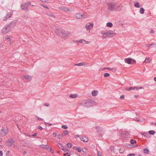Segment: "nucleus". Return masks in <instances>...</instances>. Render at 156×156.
Wrapping results in <instances>:
<instances>
[{
	"instance_id": "obj_37",
	"label": "nucleus",
	"mask_w": 156,
	"mask_h": 156,
	"mask_svg": "<svg viewBox=\"0 0 156 156\" xmlns=\"http://www.w3.org/2000/svg\"><path fill=\"white\" fill-rule=\"evenodd\" d=\"M86 41L83 39H81L79 40L78 41V42L81 43H83L84 42H86Z\"/></svg>"
},
{
	"instance_id": "obj_47",
	"label": "nucleus",
	"mask_w": 156,
	"mask_h": 156,
	"mask_svg": "<svg viewBox=\"0 0 156 156\" xmlns=\"http://www.w3.org/2000/svg\"><path fill=\"white\" fill-rule=\"evenodd\" d=\"M68 153H64L63 154L64 156H70L69 154H68Z\"/></svg>"
},
{
	"instance_id": "obj_34",
	"label": "nucleus",
	"mask_w": 156,
	"mask_h": 156,
	"mask_svg": "<svg viewBox=\"0 0 156 156\" xmlns=\"http://www.w3.org/2000/svg\"><path fill=\"white\" fill-rule=\"evenodd\" d=\"M47 15L49 16H51L52 17H55L54 15L51 13H47Z\"/></svg>"
},
{
	"instance_id": "obj_42",
	"label": "nucleus",
	"mask_w": 156,
	"mask_h": 156,
	"mask_svg": "<svg viewBox=\"0 0 156 156\" xmlns=\"http://www.w3.org/2000/svg\"><path fill=\"white\" fill-rule=\"evenodd\" d=\"M154 45L156 46V44H147L146 47H147L149 48L151 45Z\"/></svg>"
},
{
	"instance_id": "obj_55",
	"label": "nucleus",
	"mask_w": 156,
	"mask_h": 156,
	"mask_svg": "<svg viewBox=\"0 0 156 156\" xmlns=\"http://www.w3.org/2000/svg\"><path fill=\"white\" fill-rule=\"evenodd\" d=\"M43 6L45 8H46L47 9H49V7L46 5H43Z\"/></svg>"
},
{
	"instance_id": "obj_21",
	"label": "nucleus",
	"mask_w": 156,
	"mask_h": 156,
	"mask_svg": "<svg viewBox=\"0 0 156 156\" xmlns=\"http://www.w3.org/2000/svg\"><path fill=\"white\" fill-rule=\"evenodd\" d=\"M11 16V14L8 13L7 14L6 16V18H4L3 19V21H5L7 19L9 18Z\"/></svg>"
},
{
	"instance_id": "obj_3",
	"label": "nucleus",
	"mask_w": 156,
	"mask_h": 156,
	"mask_svg": "<svg viewBox=\"0 0 156 156\" xmlns=\"http://www.w3.org/2000/svg\"><path fill=\"white\" fill-rule=\"evenodd\" d=\"M108 9V10L111 11H113L117 9V6L114 2H108L107 4Z\"/></svg>"
},
{
	"instance_id": "obj_63",
	"label": "nucleus",
	"mask_w": 156,
	"mask_h": 156,
	"mask_svg": "<svg viewBox=\"0 0 156 156\" xmlns=\"http://www.w3.org/2000/svg\"><path fill=\"white\" fill-rule=\"evenodd\" d=\"M27 154V152L26 151H24L23 153V155H24Z\"/></svg>"
},
{
	"instance_id": "obj_59",
	"label": "nucleus",
	"mask_w": 156,
	"mask_h": 156,
	"mask_svg": "<svg viewBox=\"0 0 156 156\" xmlns=\"http://www.w3.org/2000/svg\"><path fill=\"white\" fill-rule=\"evenodd\" d=\"M3 155V153L2 151H0V156H2Z\"/></svg>"
},
{
	"instance_id": "obj_49",
	"label": "nucleus",
	"mask_w": 156,
	"mask_h": 156,
	"mask_svg": "<svg viewBox=\"0 0 156 156\" xmlns=\"http://www.w3.org/2000/svg\"><path fill=\"white\" fill-rule=\"evenodd\" d=\"M135 155V154H130L127 155V156H134Z\"/></svg>"
},
{
	"instance_id": "obj_60",
	"label": "nucleus",
	"mask_w": 156,
	"mask_h": 156,
	"mask_svg": "<svg viewBox=\"0 0 156 156\" xmlns=\"http://www.w3.org/2000/svg\"><path fill=\"white\" fill-rule=\"evenodd\" d=\"M38 128L41 130H42L43 129V128L40 126H38Z\"/></svg>"
},
{
	"instance_id": "obj_64",
	"label": "nucleus",
	"mask_w": 156,
	"mask_h": 156,
	"mask_svg": "<svg viewBox=\"0 0 156 156\" xmlns=\"http://www.w3.org/2000/svg\"><path fill=\"white\" fill-rule=\"evenodd\" d=\"M98 156H101V155L100 154L99 152H98Z\"/></svg>"
},
{
	"instance_id": "obj_48",
	"label": "nucleus",
	"mask_w": 156,
	"mask_h": 156,
	"mask_svg": "<svg viewBox=\"0 0 156 156\" xmlns=\"http://www.w3.org/2000/svg\"><path fill=\"white\" fill-rule=\"evenodd\" d=\"M124 95H123L120 97V98L121 99H123L124 98Z\"/></svg>"
},
{
	"instance_id": "obj_24",
	"label": "nucleus",
	"mask_w": 156,
	"mask_h": 156,
	"mask_svg": "<svg viewBox=\"0 0 156 156\" xmlns=\"http://www.w3.org/2000/svg\"><path fill=\"white\" fill-rule=\"evenodd\" d=\"M98 92L95 90H93L92 92V94L93 96H95L98 94Z\"/></svg>"
},
{
	"instance_id": "obj_14",
	"label": "nucleus",
	"mask_w": 156,
	"mask_h": 156,
	"mask_svg": "<svg viewBox=\"0 0 156 156\" xmlns=\"http://www.w3.org/2000/svg\"><path fill=\"white\" fill-rule=\"evenodd\" d=\"M105 69H108L110 71H113V72H115L116 70V69L115 68H108V67H106V68H104L102 69V70H103Z\"/></svg>"
},
{
	"instance_id": "obj_10",
	"label": "nucleus",
	"mask_w": 156,
	"mask_h": 156,
	"mask_svg": "<svg viewBox=\"0 0 156 156\" xmlns=\"http://www.w3.org/2000/svg\"><path fill=\"white\" fill-rule=\"evenodd\" d=\"M41 147L42 148H45L48 150H50V152H51L52 150V149L50 147H49V146H48L47 145H44L42 144L41 145Z\"/></svg>"
},
{
	"instance_id": "obj_26",
	"label": "nucleus",
	"mask_w": 156,
	"mask_h": 156,
	"mask_svg": "<svg viewBox=\"0 0 156 156\" xmlns=\"http://www.w3.org/2000/svg\"><path fill=\"white\" fill-rule=\"evenodd\" d=\"M85 65V63L84 62H80L77 64H75V65L76 66H83Z\"/></svg>"
},
{
	"instance_id": "obj_31",
	"label": "nucleus",
	"mask_w": 156,
	"mask_h": 156,
	"mask_svg": "<svg viewBox=\"0 0 156 156\" xmlns=\"http://www.w3.org/2000/svg\"><path fill=\"white\" fill-rule=\"evenodd\" d=\"M134 6L136 8H140V7L138 2H136L134 4Z\"/></svg>"
},
{
	"instance_id": "obj_1",
	"label": "nucleus",
	"mask_w": 156,
	"mask_h": 156,
	"mask_svg": "<svg viewBox=\"0 0 156 156\" xmlns=\"http://www.w3.org/2000/svg\"><path fill=\"white\" fill-rule=\"evenodd\" d=\"M57 35L63 38H67L70 36V33L64 30H61L58 29L56 30Z\"/></svg>"
},
{
	"instance_id": "obj_11",
	"label": "nucleus",
	"mask_w": 156,
	"mask_h": 156,
	"mask_svg": "<svg viewBox=\"0 0 156 156\" xmlns=\"http://www.w3.org/2000/svg\"><path fill=\"white\" fill-rule=\"evenodd\" d=\"M21 8L23 10H24L25 11L28 12L29 10L28 8L24 4H22L21 6Z\"/></svg>"
},
{
	"instance_id": "obj_44",
	"label": "nucleus",
	"mask_w": 156,
	"mask_h": 156,
	"mask_svg": "<svg viewBox=\"0 0 156 156\" xmlns=\"http://www.w3.org/2000/svg\"><path fill=\"white\" fill-rule=\"evenodd\" d=\"M62 127L63 129H67V128H68L67 126H66L65 125H63L62 126Z\"/></svg>"
},
{
	"instance_id": "obj_2",
	"label": "nucleus",
	"mask_w": 156,
	"mask_h": 156,
	"mask_svg": "<svg viewBox=\"0 0 156 156\" xmlns=\"http://www.w3.org/2000/svg\"><path fill=\"white\" fill-rule=\"evenodd\" d=\"M95 103L96 102L92 100L88 99L82 102L81 105L83 106L88 108L91 107L92 106V103Z\"/></svg>"
},
{
	"instance_id": "obj_40",
	"label": "nucleus",
	"mask_w": 156,
	"mask_h": 156,
	"mask_svg": "<svg viewBox=\"0 0 156 156\" xmlns=\"http://www.w3.org/2000/svg\"><path fill=\"white\" fill-rule=\"evenodd\" d=\"M82 151L84 153H87V149L86 148H82Z\"/></svg>"
},
{
	"instance_id": "obj_33",
	"label": "nucleus",
	"mask_w": 156,
	"mask_h": 156,
	"mask_svg": "<svg viewBox=\"0 0 156 156\" xmlns=\"http://www.w3.org/2000/svg\"><path fill=\"white\" fill-rule=\"evenodd\" d=\"M58 146L59 147V148H63L64 147V146L62 145V144L60 143H58L57 144Z\"/></svg>"
},
{
	"instance_id": "obj_7",
	"label": "nucleus",
	"mask_w": 156,
	"mask_h": 156,
	"mask_svg": "<svg viewBox=\"0 0 156 156\" xmlns=\"http://www.w3.org/2000/svg\"><path fill=\"white\" fill-rule=\"evenodd\" d=\"M15 25V22L14 21H12L9 24L6 25V26L8 27V28L10 29V30H11V29H12Z\"/></svg>"
},
{
	"instance_id": "obj_43",
	"label": "nucleus",
	"mask_w": 156,
	"mask_h": 156,
	"mask_svg": "<svg viewBox=\"0 0 156 156\" xmlns=\"http://www.w3.org/2000/svg\"><path fill=\"white\" fill-rule=\"evenodd\" d=\"M30 3H31L30 2H29L24 4L26 6H27V7L28 5H30Z\"/></svg>"
},
{
	"instance_id": "obj_19",
	"label": "nucleus",
	"mask_w": 156,
	"mask_h": 156,
	"mask_svg": "<svg viewBox=\"0 0 156 156\" xmlns=\"http://www.w3.org/2000/svg\"><path fill=\"white\" fill-rule=\"evenodd\" d=\"M151 61V60L149 58L147 57V58H146L144 62L146 63H147L148 62H150Z\"/></svg>"
},
{
	"instance_id": "obj_4",
	"label": "nucleus",
	"mask_w": 156,
	"mask_h": 156,
	"mask_svg": "<svg viewBox=\"0 0 156 156\" xmlns=\"http://www.w3.org/2000/svg\"><path fill=\"white\" fill-rule=\"evenodd\" d=\"M8 129L7 127H4L0 131V134L2 136H5L8 132Z\"/></svg>"
},
{
	"instance_id": "obj_17",
	"label": "nucleus",
	"mask_w": 156,
	"mask_h": 156,
	"mask_svg": "<svg viewBox=\"0 0 156 156\" xmlns=\"http://www.w3.org/2000/svg\"><path fill=\"white\" fill-rule=\"evenodd\" d=\"M81 140L85 142H87L88 141V139L85 136L83 137L82 138H81Z\"/></svg>"
},
{
	"instance_id": "obj_30",
	"label": "nucleus",
	"mask_w": 156,
	"mask_h": 156,
	"mask_svg": "<svg viewBox=\"0 0 156 156\" xmlns=\"http://www.w3.org/2000/svg\"><path fill=\"white\" fill-rule=\"evenodd\" d=\"M69 133V132L68 130H64L63 132V136H65L68 134Z\"/></svg>"
},
{
	"instance_id": "obj_61",
	"label": "nucleus",
	"mask_w": 156,
	"mask_h": 156,
	"mask_svg": "<svg viewBox=\"0 0 156 156\" xmlns=\"http://www.w3.org/2000/svg\"><path fill=\"white\" fill-rule=\"evenodd\" d=\"M7 145L8 146H9V145L10 144V143L9 142V141H8L6 143Z\"/></svg>"
},
{
	"instance_id": "obj_15",
	"label": "nucleus",
	"mask_w": 156,
	"mask_h": 156,
	"mask_svg": "<svg viewBox=\"0 0 156 156\" xmlns=\"http://www.w3.org/2000/svg\"><path fill=\"white\" fill-rule=\"evenodd\" d=\"M129 133L127 131L123 132L122 133V135L123 137H127L128 136Z\"/></svg>"
},
{
	"instance_id": "obj_23",
	"label": "nucleus",
	"mask_w": 156,
	"mask_h": 156,
	"mask_svg": "<svg viewBox=\"0 0 156 156\" xmlns=\"http://www.w3.org/2000/svg\"><path fill=\"white\" fill-rule=\"evenodd\" d=\"M8 141L10 143V144L9 145V146H11L14 142V140L12 138H11L10 140H9Z\"/></svg>"
},
{
	"instance_id": "obj_54",
	"label": "nucleus",
	"mask_w": 156,
	"mask_h": 156,
	"mask_svg": "<svg viewBox=\"0 0 156 156\" xmlns=\"http://www.w3.org/2000/svg\"><path fill=\"white\" fill-rule=\"evenodd\" d=\"M37 133H34V134L33 135H32V136H36L37 135Z\"/></svg>"
},
{
	"instance_id": "obj_46",
	"label": "nucleus",
	"mask_w": 156,
	"mask_h": 156,
	"mask_svg": "<svg viewBox=\"0 0 156 156\" xmlns=\"http://www.w3.org/2000/svg\"><path fill=\"white\" fill-rule=\"evenodd\" d=\"M23 18H25V19H27L28 18V16L27 15L24 14L23 15Z\"/></svg>"
},
{
	"instance_id": "obj_16",
	"label": "nucleus",
	"mask_w": 156,
	"mask_h": 156,
	"mask_svg": "<svg viewBox=\"0 0 156 156\" xmlns=\"http://www.w3.org/2000/svg\"><path fill=\"white\" fill-rule=\"evenodd\" d=\"M137 87H129L128 89L126 88V90L127 91H130L131 90H137Z\"/></svg>"
},
{
	"instance_id": "obj_18",
	"label": "nucleus",
	"mask_w": 156,
	"mask_h": 156,
	"mask_svg": "<svg viewBox=\"0 0 156 156\" xmlns=\"http://www.w3.org/2000/svg\"><path fill=\"white\" fill-rule=\"evenodd\" d=\"M24 78L28 82H30L31 80V77L30 76H25Z\"/></svg>"
},
{
	"instance_id": "obj_13",
	"label": "nucleus",
	"mask_w": 156,
	"mask_h": 156,
	"mask_svg": "<svg viewBox=\"0 0 156 156\" xmlns=\"http://www.w3.org/2000/svg\"><path fill=\"white\" fill-rule=\"evenodd\" d=\"M61 10L65 11L66 12L67 11H70V10L68 8L61 7L59 8Z\"/></svg>"
},
{
	"instance_id": "obj_6",
	"label": "nucleus",
	"mask_w": 156,
	"mask_h": 156,
	"mask_svg": "<svg viewBox=\"0 0 156 156\" xmlns=\"http://www.w3.org/2000/svg\"><path fill=\"white\" fill-rule=\"evenodd\" d=\"M10 31V29L8 28L7 26L5 25L4 27L2 29V33L4 34H5Z\"/></svg>"
},
{
	"instance_id": "obj_38",
	"label": "nucleus",
	"mask_w": 156,
	"mask_h": 156,
	"mask_svg": "<svg viewBox=\"0 0 156 156\" xmlns=\"http://www.w3.org/2000/svg\"><path fill=\"white\" fill-rule=\"evenodd\" d=\"M110 76V74L108 73H105L104 75V76L105 77H107Z\"/></svg>"
},
{
	"instance_id": "obj_22",
	"label": "nucleus",
	"mask_w": 156,
	"mask_h": 156,
	"mask_svg": "<svg viewBox=\"0 0 156 156\" xmlns=\"http://www.w3.org/2000/svg\"><path fill=\"white\" fill-rule=\"evenodd\" d=\"M115 147L114 146H111L110 148V150L111 152L115 153Z\"/></svg>"
},
{
	"instance_id": "obj_51",
	"label": "nucleus",
	"mask_w": 156,
	"mask_h": 156,
	"mask_svg": "<svg viewBox=\"0 0 156 156\" xmlns=\"http://www.w3.org/2000/svg\"><path fill=\"white\" fill-rule=\"evenodd\" d=\"M58 136L59 139H61L62 138V136L60 134L58 135Z\"/></svg>"
},
{
	"instance_id": "obj_52",
	"label": "nucleus",
	"mask_w": 156,
	"mask_h": 156,
	"mask_svg": "<svg viewBox=\"0 0 156 156\" xmlns=\"http://www.w3.org/2000/svg\"><path fill=\"white\" fill-rule=\"evenodd\" d=\"M44 105L46 106H48L49 105V104L48 103H45L44 104Z\"/></svg>"
},
{
	"instance_id": "obj_62",
	"label": "nucleus",
	"mask_w": 156,
	"mask_h": 156,
	"mask_svg": "<svg viewBox=\"0 0 156 156\" xmlns=\"http://www.w3.org/2000/svg\"><path fill=\"white\" fill-rule=\"evenodd\" d=\"M137 88H137V89H144V88L143 87H137Z\"/></svg>"
},
{
	"instance_id": "obj_25",
	"label": "nucleus",
	"mask_w": 156,
	"mask_h": 156,
	"mask_svg": "<svg viewBox=\"0 0 156 156\" xmlns=\"http://www.w3.org/2000/svg\"><path fill=\"white\" fill-rule=\"evenodd\" d=\"M77 94H70L69 95V97L72 98H75L77 97Z\"/></svg>"
},
{
	"instance_id": "obj_28",
	"label": "nucleus",
	"mask_w": 156,
	"mask_h": 156,
	"mask_svg": "<svg viewBox=\"0 0 156 156\" xmlns=\"http://www.w3.org/2000/svg\"><path fill=\"white\" fill-rule=\"evenodd\" d=\"M106 25L108 27H112L113 26L112 23L111 22L107 23Z\"/></svg>"
},
{
	"instance_id": "obj_36",
	"label": "nucleus",
	"mask_w": 156,
	"mask_h": 156,
	"mask_svg": "<svg viewBox=\"0 0 156 156\" xmlns=\"http://www.w3.org/2000/svg\"><path fill=\"white\" fill-rule=\"evenodd\" d=\"M148 133L150 134L154 135L155 133V131L154 130H150Z\"/></svg>"
},
{
	"instance_id": "obj_56",
	"label": "nucleus",
	"mask_w": 156,
	"mask_h": 156,
	"mask_svg": "<svg viewBox=\"0 0 156 156\" xmlns=\"http://www.w3.org/2000/svg\"><path fill=\"white\" fill-rule=\"evenodd\" d=\"M45 125H46V124H48V125H49V126H51V125H52V124H51V123H48V122H45Z\"/></svg>"
},
{
	"instance_id": "obj_8",
	"label": "nucleus",
	"mask_w": 156,
	"mask_h": 156,
	"mask_svg": "<svg viewBox=\"0 0 156 156\" xmlns=\"http://www.w3.org/2000/svg\"><path fill=\"white\" fill-rule=\"evenodd\" d=\"M107 33H108L107 35L108 36V37H113L116 35V34L112 31H107Z\"/></svg>"
},
{
	"instance_id": "obj_50",
	"label": "nucleus",
	"mask_w": 156,
	"mask_h": 156,
	"mask_svg": "<svg viewBox=\"0 0 156 156\" xmlns=\"http://www.w3.org/2000/svg\"><path fill=\"white\" fill-rule=\"evenodd\" d=\"M37 120L39 121L43 120V119L41 118H40L38 117H37Z\"/></svg>"
},
{
	"instance_id": "obj_58",
	"label": "nucleus",
	"mask_w": 156,
	"mask_h": 156,
	"mask_svg": "<svg viewBox=\"0 0 156 156\" xmlns=\"http://www.w3.org/2000/svg\"><path fill=\"white\" fill-rule=\"evenodd\" d=\"M143 135L145 136H147V135H149L147 133H144L143 134Z\"/></svg>"
},
{
	"instance_id": "obj_12",
	"label": "nucleus",
	"mask_w": 156,
	"mask_h": 156,
	"mask_svg": "<svg viewBox=\"0 0 156 156\" xmlns=\"http://www.w3.org/2000/svg\"><path fill=\"white\" fill-rule=\"evenodd\" d=\"M132 59L131 58H126L125 59V62L128 63V64H132Z\"/></svg>"
},
{
	"instance_id": "obj_29",
	"label": "nucleus",
	"mask_w": 156,
	"mask_h": 156,
	"mask_svg": "<svg viewBox=\"0 0 156 156\" xmlns=\"http://www.w3.org/2000/svg\"><path fill=\"white\" fill-rule=\"evenodd\" d=\"M144 152L146 154H149V151L147 148H145L144 149Z\"/></svg>"
},
{
	"instance_id": "obj_35",
	"label": "nucleus",
	"mask_w": 156,
	"mask_h": 156,
	"mask_svg": "<svg viewBox=\"0 0 156 156\" xmlns=\"http://www.w3.org/2000/svg\"><path fill=\"white\" fill-rule=\"evenodd\" d=\"M131 144H136V140H133L132 139L130 140Z\"/></svg>"
},
{
	"instance_id": "obj_32",
	"label": "nucleus",
	"mask_w": 156,
	"mask_h": 156,
	"mask_svg": "<svg viewBox=\"0 0 156 156\" xmlns=\"http://www.w3.org/2000/svg\"><path fill=\"white\" fill-rule=\"evenodd\" d=\"M95 128L99 132H100L102 131L101 129L98 126H96Z\"/></svg>"
},
{
	"instance_id": "obj_5",
	"label": "nucleus",
	"mask_w": 156,
	"mask_h": 156,
	"mask_svg": "<svg viewBox=\"0 0 156 156\" xmlns=\"http://www.w3.org/2000/svg\"><path fill=\"white\" fill-rule=\"evenodd\" d=\"M76 18L78 19H82L83 18L86 17V15L85 14H83L82 13H78L75 15Z\"/></svg>"
},
{
	"instance_id": "obj_41",
	"label": "nucleus",
	"mask_w": 156,
	"mask_h": 156,
	"mask_svg": "<svg viewBox=\"0 0 156 156\" xmlns=\"http://www.w3.org/2000/svg\"><path fill=\"white\" fill-rule=\"evenodd\" d=\"M67 145L68 147L70 148L72 147V144L70 143H67Z\"/></svg>"
},
{
	"instance_id": "obj_53",
	"label": "nucleus",
	"mask_w": 156,
	"mask_h": 156,
	"mask_svg": "<svg viewBox=\"0 0 156 156\" xmlns=\"http://www.w3.org/2000/svg\"><path fill=\"white\" fill-rule=\"evenodd\" d=\"M61 149L65 152L67 151V149L65 148L64 147L63 148H61Z\"/></svg>"
},
{
	"instance_id": "obj_20",
	"label": "nucleus",
	"mask_w": 156,
	"mask_h": 156,
	"mask_svg": "<svg viewBox=\"0 0 156 156\" xmlns=\"http://www.w3.org/2000/svg\"><path fill=\"white\" fill-rule=\"evenodd\" d=\"M101 34H103L102 38L103 39H105L106 37H108V36L107 35L108 33L107 32H105L103 34L101 33Z\"/></svg>"
},
{
	"instance_id": "obj_57",
	"label": "nucleus",
	"mask_w": 156,
	"mask_h": 156,
	"mask_svg": "<svg viewBox=\"0 0 156 156\" xmlns=\"http://www.w3.org/2000/svg\"><path fill=\"white\" fill-rule=\"evenodd\" d=\"M53 136L54 137H56L57 136L56 133H54L53 134Z\"/></svg>"
},
{
	"instance_id": "obj_45",
	"label": "nucleus",
	"mask_w": 156,
	"mask_h": 156,
	"mask_svg": "<svg viewBox=\"0 0 156 156\" xmlns=\"http://www.w3.org/2000/svg\"><path fill=\"white\" fill-rule=\"evenodd\" d=\"M76 150L79 152H80L81 151V149L80 147H77Z\"/></svg>"
},
{
	"instance_id": "obj_27",
	"label": "nucleus",
	"mask_w": 156,
	"mask_h": 156,
	"mask_svg": "<svg viewBox=\"0 0 156 156\" xmlns=\"http://www.w3.org/2000/svg\"><path fill=\"white\" fill-rule=\"evenodd\" d=\"M144 11H145V10L142 7L140 8V12L141 14H143L144 13Z\"/></svg>"
},
{
	"instance_id": "obj_39",
	"label": "nucleus",
	"mask_w": 156,
	"mask_h": 156,
	"mask_svg": "<svg viewBox=\"0 0 156 156\" xmlns=\"http://www.w3.org/2000/svg\"><path fill=\"white\" fill-rule=\"evenodd\" d=\"M125 150L123 148H121L119 150V152L120 153H122Z\"/></svg>"
},
{
	"instance_id": "obj_9",
	"label": "nucleus",
	"mask_w": 156,
	"mask_h": 156,
	"mask_svg": "<svg viewBox=\"0 0 156 156\" xmlns=\"http://www.w3.org/2000/svg\"><path fill=\"white\" fill-rule=\"evenodd\" d=\"M93 24L92 23L90 24H87L85 26V27L87 30H89L90 29H92L93 28Z\"/></svg>"
}]
</instances>
